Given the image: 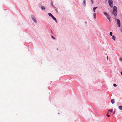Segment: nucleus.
Masks as SVG:
<instances>
[{
	"instance_id": "f257e3e1",
	"label": "nucleus",
	"mask_w": 122,
	"mask_h": 122,
	"mask_svg": "<svg viewBox=\"0 0 122 122\" xmlns=\"http://www.w3.org/2000/svg\"><path fill=\"white\" fill-rule=\"evenodd\" d=\"M113 13L115 16H116L117 15V8L116 7L114 6L113 8Z\"/></svg>"
},
{
	"instance_id": "f03ea898",
	"label": "nucleus",
	"mask_w": 122,
	"mask_h": 122,
	"mask_svg": "<svg viewBox=\"0 0 122 122\" xmlns=\"http://www.w3.org/2000/svg\"><path fill=\"white\" fill-rule=\"evenodd\" d=\"M103 14L104 15L106 16V17L107 18L109 21L110 22H111V19H110V17L109 14L107 13L106 12H104Z\"/></svg>"
},
{
	"instance_id": "7ed1b4c3",
	"label": "nucleus",
	"mask_w": 122,
	"mask_h": 122,
	"mask_svg": "<svg viewBox=\"0 0 122 122\" xmlns=\"http://www.w3.org/2000/svg\"><path fill=\"white\" fill-rule=\"evenodd\" d=\"M108 3L109 5L111 7H112L113 6V1L112 0H109Z\"/></svg>"
},
{
	"instance_id": "20e7f679",
	"label": "nucleus",
	"mask_w": 122,
	"mask_h": 122,
	"mask_svg": "<svg viewBox=\"0 0 122 122\" xmlns=\"http://www.w3.org/2000/svg\"><path fill=\"white\" fill-rule=\"evenodd\" d=\"M31 16L32 20H33L35 23H36L37 21H36V19L34 18V15H31Z\"/></svg>"
},
{
	"instance_id": "39448f33",
	"label": "nucleus",
	"mask_w": 122,
	"mask_h": 122,
	"mask_svg": "<svg viewBox=\"0 0 122 122\" xmlns=\"http://www.w3.org/2000/svg\"><path fill=\"white\" fill-rule=\"evenodd\" d=\"M117 24H118V27H120L121 26L120 24V20L118 19H117Z\"/></svg>"
},
{
	"instance_id": "423d86ee",
	"label": "nucleus",
	"mask_w": 122,
	"mask_h": 122,
	"mask_svg": "<svg viewBox=\"0 0 122 122\" xmlns=\"http://www.w3.org/2000/svg\"><path fill=\"white\" fill-rule=\"evenodd\" d=\"M52 18L56 23H57V21L56 18L54 17L53 16L52 17Z\"/></svg>"
},
{
	"instance_id": "0eeeda50",
	"label": "nucleus",
	"mask_w": 122,
	"mask_h": 122,
	"mask_svg": "<svg viewBox=\"0 0 122 122\" xmlns=\"http://www.w3.org/2000/svg\"><path fill=\"white\" fill-rule=\"evenodd\" d=\"M111 102L112 104H113L115 102V100L114 99H112L111 100Z\"/></svg>"
},
{
	"instance_id": "6e6552de",
	"label": "nucleus",
	"mask_w": 122,
	"mask_h": 122,
	"mask_svg": "<svg viewBox=\"0 0 122 122\" xmlns=\"http://www.w3.org/2000/svg\"><path fill=\"white\" fill-rule=\"evenodd\" d=\"M48 15L50 16L51 17H53V15L50 13H49Z\"/></svg>"
},
{
	"instance_id": "1a4fd4ad",
	"label": "nucleus",
	"mask_w": 122,
	"mask_h": 122,
	"mask_svg": "<svg viewBox=\"0 0 122 122\" xmlns=\"http://www.w3.org/2000/svg\"><path fill=\"white\" fill-rule=\"evenodd\" d=\"M97 8V7H95L93 8V10L94 12H95V10Z\"/></svg>"
},
{
	"instance_id": "9d476101",
	"label": "nucleus",
	"mask_w": 122,
	"mask_h": 122,
	"mask_svg": "<svg viewBox=\"0 0 122 122\" xmlns=\"http://www.w3.org/2000/svg\"><path fill=\"white\" fill-rule=\"evenodd\" d=\"M118 108L120 110H122V106H119L118 107Z\"/></svg>"
},
{
	"instance_id": "9b49d317",
	"label": "nucleus",
	"mask_w": 122,
	"mask_h": 122,
	"mask_svg": "<svg viewBox=\"0 0 122 122\" xmlns=\"http://www.w3.org/2000/svg\"><path fill=\"white\" fill-rule=\"evenodd\" d=\"M83 3L84 4V6H86V0H84L83 1Z\"/></svg>"
},
{
	"instance_id": "f8f14e48",
	"label": "nucleus",
	"mask_w": 122,
	"mask_h": 122,
	"mask_svg": "<svg viewBox=\"0 0 122 122\" xmlns=\"http://www.w3.org/2000/svg\"><path fill=\"white\" fill-rule=\"evenodd\" d=\"M112 37L113 39L114 40H115L116 39V37L114 35Z\"/></svg>"
},
{
	"instance_id": "ddd939ff",
	"label": "nucleus",
	"mask_w": 122,
	"mask_h": 122,
	"mask_svg": "<svg viewBox=\"0 0 122 122\" xmlns=\"http://www.w3.org/2000/svg\"><path fill=\"white\" fill-rule=\"evenodd\" d=\"M96 14L95 13H94L93 14V16L94 19H95L96 18Z\"/></svg>"
},
{
	"instance_id": "4468645a",
	"label": "nucleus",
	"mask_w": 122,
	"mask_h": 122,
	"mask_svg": "<svg viewBox=\"0 0 122 122\" xmlns=\"http://www.w3.org/2000/svg\"><path fill=\"white\" fill-rule=\"evenodd\" d=\"M41 8L42 10H44L45 9V7L44 6H42L41 7Z\"/></svg>"
},
{
	"instance_id": "2eb2a0df",
	"label": "nucleus",
	"mask_w": 122,
	"mask_h": 122,
	"mask_svg": "<svg viewBox=\"0 0 122 122\" xmlns=\"http://www.w3.org/2000/svg\"><path fill=\"white\" fill-rule=\"evenodd\" d=\"M91 4H93V0H91Z\"/></svg>"
},
{
	"instance_id": "dca6fc26",
	"label": "nucleus",
	"mask_w": 122,
	"mask_h": 122,
	"mask_svg": "<svg viewBox=\"0 0 122 122\" xmlns=\"http://www.w3.org/2000/svg\"><path fill=\"white\" fill-rule=\"evenodd\" d=\"M110 35L111 36H112V32H111L110 33Z\"/></svg>"
},
{
	"instance_id": "f3484780",
	"label": "nucleus",
	"mask_w": 122,
	"mask_h": 122,
	"mask_svg": "<svg viewBox=\"0 0 122 122\" xmlns=\"http://www.w3.org/2000/svg\"><path fill=\"white\" fill-rule=\"evenodd\" d=\"M113 110L112 109H111L110 110H109V111H110L111 112H112L113 111Z\"/></svg>"
},
{
	"instance_id": "a211bd4d",
	"label": "nucleus",
	"mask_w": 122,
	"mask_h": 122,
	"mask_svg": "<svg viewBox=\"0 0 122 122\" xmlns=\"http://www.w3.org/2000/svg\"><path fill=\"white\" fill-rule=\"evenodd\" d=\"M113 85L114 87H116L117 86V85L115 84H114Z\"/></svg>"
},
{
	"instance_id": "6ab92c4d",
	"label": "nucleus",
	"mask_w": 122,
	"mask_h": 122,
	"mask_svg": "<svg viewBox=\"0 0 122 122\" xmlns=\"http://www.w3.org/2000/svg\"><path fill=\"white\" fill-rule=\"evenodd\" d=\"M55 10L58 13V11L57 9H55Z\"/></svg>"
},
{
	"instance_id": "aec40b11",
	"label": "nucleus",
	"mask_w": 122,
	"mask_h": 122,
	"mask_svg": "<svg viewBox=\"0 0 122 122\" xmlns=\"http://www.w3.org/2000/svg\"><path fill=\"white\" fill-rule=\"evenodd\" d=\"M119 60L120 61H121L122 60V59L121 58H119Z\"/></svg>"
},
{
	"instance_id": "412c9836",
	"label": "nucleus",
	"mask_w": 122,
	"mask_h": 122,
	"mask_svg": "<svg viewBox=\"0 0 122 122\" xmlns=\"http://www.w3.org/2000/svg\"><path fill=\"white\" fill-rule=\"evenodd\" d=\"M107 117H110V116L109 115H108V114H107Z\"/></svg>"
},
{
	"instance_id": "4be33fe9",
	"label": "nucleus",
	"mask_w": 122,
	"mask_h": 122,
	"mask_svg": "<svg viewBox=\"0 0 122 122\" xmlns=\"http://www.w3.org/2000/svg\"><path fill=\"white\" fill-rule=\"evenodd\" d=\"M51 4H52V6H53V3H52V1H51Z\"/></svg>"
},
{
	"instance_id": "5701e85b",
	"label": "nucleus",
	"mask_w": 122,
	"mask_h": 122,
	"mask_svg": "<svg viewBox=\"0 0 122 122\" xmlns=\"http://www.w3.org/2000/svg\"><path fill=\"white\" fill-rule=\"evenodd\" d=\"M52 38H53V39H55V38H54V36H52Z\"/></svg>"
},
{
	"instance_id": "b1692460",
	"label": "nucleus",
	"mask_w": 122,
	"mask_h": 122,
	"mask_svg": "<svg viewBox=\"0 0 122 122\" xmlns=\"http://www.w3.org/2000/svg\"><path fill=\"white\" fill-rule=\"evenodd\" d=\"M107 59L108 60V56H107Z\"/></svg>"
},
{
	"instance_id": "393cba45",
	"label": "nucleus",
	"mask_w": 122,
	"mask_h": 122,
	"mask_svg": "<svg viewBox=\"0 0 122 122\" xmlns=\"http://www.w3.org/2000/svg\"><path fill=\"white\" fill-rule=\"evenodd\" d=\"M120 73H121V75L122 76V72H121Z\"/></svg>"
},
{
	"instance_id": "a878e982",
	"label": "nucleus",
	"mask_w": 122,
	"mask_h": 122,
	"mask_svg": "<svg viewBox=\"0 0 122 122\" xmlns=\"http://www.w3.org/2000/svg\"><path fill=\"white\" fill-rule=\"evenodd\" d=\"M109 111L108 112V113H109Z\"/></svg>"
}]
</instances>
